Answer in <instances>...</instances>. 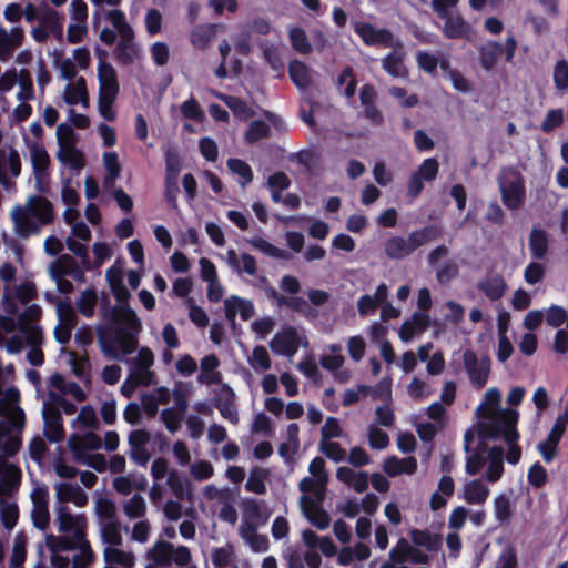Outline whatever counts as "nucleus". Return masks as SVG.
Instances as JSON below:
<instances>
[{
    "label": "nucleus",
    "instance_id": "nucleus-1",
    "mask_svg": "<svg viewBox=\"0 0 568 568\" xmlns=\"http://www.w3.org/2000/svg\"><path fill=\"white\" fill-rule=\"evenodd\" d=\"M111 292L122 305L113 308L112 322L114 325L98 329V341L103 353L116 358L118 348L123 355H130L136 349V335L141 331V322L135 312L128 305L131 295L125 285L113 288Z\"/></svg>",
    "mask_w": 568,
    "mask_h": 568
},
{
    "label": "nucleus",
    "instance_id": "nucleus-2",
    "mask_svg": "<svg viewBox=\"0 0 568 568\" xmlns=\"http://www.w3.org/2000/svg\"><path fill=\"white\" fill-rule=\"evenodd\" d=\"M53 217L52 203L41 195H31L26 206L17 205L11 212L16 234L21 239L38 234L42 226L52 223Z\"/></svg>",
    "mask_w": 568,
    "mask_h": 568
},
{
    "label": "nucleus",
    "instance_id": "nucleus-3",
    "mask_svg": "<svg viewBox=\"0 0 568 568\" xmlns=\"http://www.w3.org/2000/svg\"><path fill=\"white\" fill-rule=\"evenodd\" d=\"M518 419L519 414L517 410H501L491 424L480 427L479 436L489 439L503 438L506 444L516 443L520 437L517 429Z\"/></svg>",
    "mask_w": 568,
    "mask_h": 568
},
{
    "label": "nucleus",
    "instance_id": "nucleus-4",
    "mask_svg": "<svg viewBox=\"0 0 568 568\" xmlns=\"http://www.w3.org/2000/svg\"><path fill=\"white\" fill-rule=\"evenodd\" d=\"M516 49L517 40L514 37H508L504 45L497 41L490 40L478 49L479 64L485 71H491L503 53H505V60L511 62Z\"/></svg>",
    "mask_w": 568,
    "mask_h": 568
},
{
    "label": "nucleus",
    "instance_id": "nucleus-5",
    "mask_svg": "<svg viewBox=\"0 0 568 568\" xmlns=\"http://www.w3.org/2000/svg\"><path fill=\"white\" fill-rule=\"evenodd\" d=\"M501 200L509 210L519 209L526 197L525 181L516 170H508L505 180L500 183Z\"/></svg>",
    "mask_w": 568,
    "mask_h": 568
},
{
    "label": "nucleus",
    "instance_id": "nucleus-6",
    "mask_svg": "<svg viewBox=\"0 0 568 568\" xmlns=\"http://www.w3.org/2000/svg\"><path fill=\"white\" fill-rule=\"evenodd\" d=\"M568 426V405L564 412L558 415L552 425L546 440L538 444V450L541 454L545 462L550 463L557 456L558 444L561 440Z\"/></svg>",
    "mask_w": 568,
    "mask_h": 568
},
{
    "label": "nucleus",
    "instance_id": "nucleus-7",
    "mask_svg": "<svg viewBox=\"0 0 568 568\" xmlns=\"http://www.w3.org/2000/svg\"><path fill=\"white\" fill-rule=\"evenodd\" d=\"M97 54L100 60L98 64L99 95L116 98L120 89L116 71L111 63L103 60L106 57L105 51L98 50Z\"/></svg>",
    "mask_w": 568,
    "mask_h": 568
},
{
    "label": "nucleus",
    "instance_id": "nucleus-8",
    "mask_svg": "<svg viewBox=\"0 0 568 568\" xmlns=\"http://www.w3.org/2000/svg\"><path fill=\"white\" fill-rule=\"evenodd\" d=\"M463 359L465 369L471 384L476 388H483L488 381L490 372L489 358H483L479 363L476 353L471 349H467L464 352Z\"/></svg>",
    "mask_w": 568,
    "mask_h": 568
},
{
    "label": "nucleus",
    "instance_id": "nucleus-9",
    "mask_svg": "<svg viewBox=\"0 0 568 568\" xmlns=\"http://www.w3.org/2000/svg\"><path fill=\"white\" fill-rule=\"evenodd\" d=\"M354 31L366 45L394 47L393 33L386 28L376 29L369 22H356Z\"/></svg>",
    "mask_w": 568,
    "mask_h": 568
},
{
    "label": "nucleus",
    "instance_id": "nucleus-10",
    "mask_svg": "<svg viewBox=\"0 0 568 568\" xmlns=\"http://www.w3.org/2000/svg\"><path fill=\"white\" fill-rule=\"evenodd\" d=\"M270 346L278 355L293 356L298 351L300 338L295 327L286 326L272 338Z\"/></svg>",
    "mask_w": 568,
    "mask_h": 568
},
{
    "label": "nucleus",
    "instance_id": "nucleus-11",
    "mask_svg": "<svg viewBox=\"0 0 568 568\" xmlns=\"http://www.w3.org/2000/svg\"><path fill=\"white\" fill-rule=\"evenodd\" d=\"M212 404L219 409L223 418L232 424L239 423L237 409L234 405V392L227 384H223L221 389L215 392Z\"/></svg>",
    "mask_w": 568,
    "mask_h": 568
},
{
    "label": "nucleus",
    "instance_id": "nucleus-12",
    "mask_svg": "<svg viewBox=\"0 0 568 568\" xmlns=\"http://www.w3.org/2000/svg\"><path fill=\"white\" fill-rule=\"evenodd\" d=\"M225 31L223 23H202L190 33V42L197 50H205L220 32Z\"/></svg>",
    "mask_w": 568,
    "mask_h": 568
},
{
    "label": "nucleus",
    "instance_id": "nucleus-13",
    "mask_svg": "<svg viewBox=\"0 0 568 568\" xmlns=\"http://www.w3.org/2000/svg\"><path fill=\"white\" fill-rule=\"evenodd\" d=\"M68 446L74 458H77V456L87 455V450L101 448L102 440L101 437L93 432H88L82 436L73 434L68 439Z\"/></svg>",
    "mask_w": 568,
    "mask_h": 568
},
{
    "label": "nucleus",
    "instance_id": "nucleus-14",
    "mask_svg": "<svg viewBox=\"0 0 568 568\" xmlns=\"http://www.w3.org/2000/svg\"><path fill=\"white\" fill-rule=\"evenodd\" d=\"M44 436L50 443H59L64 438L62 417L58 409L47 408L43 412Z\"/></svg>",
    "mask_w": 568,
    "mask_h": 568
},
{
    "label": "nucleus",
    "instance_id": "nucleus-15",
    "mask_svg": "<svg viewBox=\"0 0 568 568\" xmlns=\"http://www.w3.org/2000/svg\"><path fill=\"white\" fill-rule=\"evenodd\" d=\"M440 19L444 20L442 31L445 38L457 40L468 36L470 26L466 22L462 14L450 12L446 16V18Z\"/></svg>",
    "mask_w": 568,
    "mask_h": 568
},
{
    "label": "nucleus",
    "instance_id": "nucleus-16",
    "mask_svg": "<svg viewBox=\"0 0 568 568\" xmlns=\"http://www.w3.org/2000/svg\"><path fill=\"white\" fill-rule=\"evenodd\" d=\"M488 496L489 489L480 479L467 481L462 491L458 493V498L464 499L469 505H481Z\"/></svg>",
    "mask_w": 568,
    "mask_h": 568
},
{
    "label": "nucleus",
    "instance_id": "nucleus-17",
    "mask_svg": "<svg viewBox=\"0 0 568 568\" xmlns=\"http://www.w3.org/2000/svg\"><path fill=\"white\" fill-rule=\"evenodd\" d=\"M220 366V359L215 354H209L201 359V372L197 375V382L204 385L220 384L222 382L221 372L216 371Z\"/></svg>",
    "mask_w": 568,
    "mask_h": 568
},
{
    "label": "nucleus",
    "instance_id": "nucleus-18",
    "mask_svg": "<svg viewBox=\"0 0 568 568\" xmlns=\"http://www.w3.org/2000/svg\"><path fill=\"white\" fill-rule=\"evenodd\" d=\"M384 253L390 260L402 261L412 255L413 251L408 237L393 235L384 242Z\"/></svg>",
    "mask_w": 568,
    "mask_h": 568
},
{
    "label": "nucleus",
    "instance_id": "nucleus-19",
    "mask_svg": "<svg viewBox=\"0 0 568 568\" xmlns=\"http://www.w3.org/2000/svg\"><path fill=\"white\" fill-rule=\"evenodd\" d=\"M34 509L32 511V521L34 527L44 530L49 526L50 515L48 510L47 491L38 489L32 494Z\"/></svg>",
    "mask_w": 568,
    "mask_h": 568
},
{
    "label": "nucleus",
    "instance_id": "nucleus-20",
    "mask_svg": "<svg viewBox=\"0 0 568 568\" xmlns=\"http://www.w3.org/2000/svg\"><path fill=\"white\" fill-rule=\"evenodd\" d=\"M442 236V229L435 224L412 231L408 234V241L413 253L427 243L435 241Z\"/></svg>",
    "mask_w": 568,
    "mask_h": 568
},
{
    "label": "nucleus",
    "instance_id": "nucleus-21",
    "mask_svg": "<svg viewBox=\"0 0 568 568\" xmlns=\"http://www.w3.org/2000/svg\"><path fill=\"white\" fill-rule=\"evenodd\" d=\"M57 496L61 503H73L77 507H84L88 504L85 491L69 483H61L57 486Z\"/></svg>",
    "mask_w": 568,
    "mask_h": 568
},
{
    "label": "nucleus",
    "instance_id": "nucleus-22",
    "mask_svg": "<svg viewBox=\"0 0 568 568\" xmlns=\"http://www.w3.org/2000/svg\"><path fill=\"white\" fill-rule=\"evenodd\" d=\"M57 156L61 163L75 172L81 171L85 165L84 154L73 143L61 145Z\"/></svg>",
    "mask_w": 568,
    "mask_h": 568
},
{
    "label": "nucleus",
    "instance_id": "nucleus-23",
    "mask_svg": "<svg viewBox=\"0 0 568 568\" xmlns=\"http://www.w3.org/2000/svg\"><path fill=\"white\" fill-rule=\"evenodd\" d=\"M404 51L395 49L382 60V67L393 78H406L408 72L404 64Z\"/></svg>",
    "mask_w": 568,
    "mask_h": 568
},
{
    "label": "nucleus",
    "instance_id": "nucleus-24",
    "mask_svg": "<svg viewBox=\"0 0 568 568\" xmlns=\"http://www.w3.org/2000/svg\"><path fill=\"white\" fill-rule=\"evenodd\" d=\"M414 545L425 547L428 551H438L443 544L442 535L432 534L428 529L414 528L409 532Z\"/></svg>",
    "mask_w": 568,
    "mask_h": 568
},
{
    "label": "nucleus",
    "instance_id": "nucleus-25",
    "mask_svg": "<svg viewBox=\"0 0 568 568\" xmlns=\"http://www.w3.org/2000/svg\"><path fill=\"white\" fill-rule=\"evenodd\" d=\"M529 250L532 258L544 260L549 248V239L545 230L532 227L529 234Z\"/></svg>",
    "mask_w": 568,
    "mask_h": 568
},
{
    "label": "nucleus",
    "instance_id": "nucleus-26",
    "mask_svg": "<svg viewBox=\"0 0 568 568\" xmlns=\"http://www.w3.org/2000/svg\"><path fill=\"white\" fill-rule=\"evenodd\" d=\"M311 72V69L297 59L288 63L290 79L301 90L308 89L312 85Z\"/></svg>",
    "mask_w": 568,
    "mask_h": 568
},
{
    "label": "nucleus",
    "instance_id": "nucleus-27",
    "mask_svg": "<svg viewBox=\"0 0 568 568\" xmlns=\"http://www.w3.org/2000/svg\"><path fill=\"white\" fill-rule=\"evenodd\" d=\"M32 169L36 178H43L48 174L50 156L43 145L32 143L30 145Z\"/></svg>",
    "mask_w": 568,
    "mask_h": 568
},
{
    "label": "nucleus",
    "instance_id": "nucleus-28",
    "mask_svg": "<svg viewBox=\"0 0 568 568\" xmlns=\"http://www.w3.org/2000/svg\"><path fill=\"white\" fill-rule=\"evenodd\" d=\"M478 287L490 301H497L505 294L507 284L503 276L497 274L480 281Z\"/></svg>",
    "mask_w": 568,
    "mask_h": 568
},
{
    "label": "nucleus",
    "instance_id": "nucleus-29",
    "mask_svg": "<svg viewBox=\"0 0 568 568\" xmlns=\"http://www.w3.org/2000/svg\"><path fill=\"white\" fill-rule=\"evenodd\" d=\"M21 471L13 465L8 466L3 476L0 477V496L11 497L20 484Z\"/></svg>",
    "mask_w": 568,
    "mask_h": 568
},
{
    "label": "nucleus",
    "instance_id": "nucleus-30",
    "mask_svg": "<svg viewBox=\"0 0 568 568\" xmlns=\"http://www.w3.org/2000/svg\"><path fill=\"white\" fill-rule=\"evenodd\" d=\"M116 547L118 546L106 547L104 549V560L109 564H116L125 568H132L135 560L134 555L131 552H125Z\"/></svg>",
    "mask_w": 568,
    "mask_h": 568
},
{
    "label": "nucleus",
    "instance_id": "nucleus-31",
    "mask_svg": "<svg viewBox=\"0 0 568 568\" xmlns=\"http://www.w3.org/2000/svg\"><path fill=\"white\" fill-rule=\"evenodd\" d=\"M59 531L71 532L80 524L87 520L84 515H72L65 507H61L58 514Z\"/></svg>",
    "mask_w": 568,
    "mask_h": 568
},
{
    "label": "nucleus",
    "instance_id": "nucleus-32",
    "mask_svg": "<svg viewBox=\"0 0 568 568\" xmlns=\"http://www.w3.org/2000/svg\"><path fill=\"white\" fill-rule=\"evenodd\" d=\"M41 24L51 32L55 38L61 39L63 34V27L59 13L50 8H47L40 18Z\"/></svg>",
    "mask_w": 568,
    "mask_h": 568
},
{
    "label": "nucleus",
    "instance_id": "nucleus-33",
    "mask_svg": "<svg viewBox=\"0 0 568 568\" xmlns=\"http://www.w3.org/2000/svg\"><path fill=\"white\" fill-rule=\"evenodd\" d=\"M359 392L363 397L371 395L373 398L389 397L392 394V382L385 377L381 379L375 386L358 385Z\"/></svg>",
    "mask_w": 568,
    "mask_h": 568
},
{
    "label": "nucleus",
    "instance_id": "nucleus-34",
    "mask_svg": "<svg viewBox=\"0 0 568 568\" xmlns=\"http://www.w3.org/2000/svg\"><path fill=\"white\" fill-rule=\"evenodd\" d=\"M248 243L262 253L280 260H287L291 257L290 253L283 248H280L272 243L267 242L262 237H255L248 241Z\"/></svg>",
    "mask_w": 568,
    "mask_h": 568
},
{
    "label": "nucleus",
    "instance_id": "nucleus-35",
    "mask_svg": "<svg viewBox=\"0 0 568 568\" xmlns=\"http://www.w3.org/2000/svg\"><path fill=\"white\" fill-rule=\"evenodd\" d=\"M78 262L69 254L60 255L50 265L51 277H65L69 276L71 270Z\"/></svg>",
    "mask_w": 568,
    "mask_h": 568
},
{
    "label": "nucleus",
    "instance_id": "nucleus-36",
    "mask_svg": "<svg viewBox=\"0 0 568 568\" xmlns=\"http://www.w3.org/2000/svg\"><path fill=\"white\" fill-rule=\"evenodd\" d=\"M172 556L173 545L164 540L158 541L152 550L153 561L161 567H168L172 561Z\"/></svg>",
    "mask_w": 568,
    "mask_h": 568
},
{
    "label": "nucleus",
    "instance_id": "nucleus-37",
    "mask_svg": "<svg viewBox=\"0 0 568 568\" xmlns=\"http://www.w3.org/2000/svg\"><path fill=\"white\" fill-rule=\"evenodd\" d=\"M270 134L271 128L266 122L262 120H254L248 125L245 133V140L247 143L253 144L262 139L268 138Z\"/></svg>",
    "mask_w": 568,
    "mask_h": 568
},
{
    "label": "nucleus",
    "instance_id": "nucleus-38",
    "mask_svg": "<svg viewBox=\"0 0 568 568\" xmlns=\"http://www.w3.org/2000/svg\"><path fill=\"white\" fill-rule=\"evenodd\" d=\"M97 300V292L93 288H87L83 291L77 302L79 313L85 317H92L94 314Z\"/></svg>",
    "mask_w": 568,
    "mask_h": 568
},
{
    "label": "nucleus",
    "instance_id": "nucleus-39",
    "mask_svg": "<svg viewBox=\"0 0 568 568\" xmlns=\"http://www.w3.org/2000/svg\"><path fill=\"white\" fill-rule=\"evenodd\" d=\"M290 41L295 51L301 54H308L312 52V45L307 39L306 32L302 28H293L290 33Z\"/></svg>",
    "mask_w": 568,
    "mask_h": 568
},
{
    "label": "nucleus",
    "instance_id": "nucleus-40",
    "mask_svg": "<svg viewBox=\"0 0 568 568\" xmlns=\"http://www.w3.org/2000/svg\"><path fill=\"white\" fill-rule=\"evenodd\" d=\"M103 162L106 171L105 184L113 185L121 172L118 154L115 152H105L103 154Z\"/></svg>",
    "mask_w": 568,
    "mask_h": 568
},
{
    "label": "nucleus",
    "instance_id": "nucleus-41",
    "mask_svg": "<svg viewBox=\"0 0 568 568\" xmlns=\"http://www.w3.org/2000/svg\"><path fill=\"white\" fill-rule=\"evenodd\" d=\"M27 558V537L23 532L17 534L10 558V566H22Z\"/></svg>",
    "mask_w": 568,
    "mask_h": 568
},
{
    "label": "nucleus",
    "instance_id": "nucleus-42",
    "mask_svg": "<svg viewBox=\"0 0 568 568\" xmlns=\"http://www.w3.org/2000/svg\"><path fill=\"white\" fill-rule=\"evenodd\" d=\"M168 485L170 486L173 494L183 499L190 494V484L187 479L182 477L176 470H172L168 476Z\"/></svg>",
    "mask_w": 568,
    "mask_h": 568
},
{
    "label": "nucleus",
    "instance_id": "nucleus-43",
    "mask_svg": "<svg viewBox=\"0 0 568 568\" xmlns=\"http://www.w3.org/2000/svg\"><path fill=\"white\" fill-rule=\"evenodd\" d=\"M495 517L499 524H507L510 521L513 511L510 500L505 495H499L494 500Z\"/></svg>",
    "mask_w": 568,
    "mask_h": 568
},
{
    "label": "nucleus",
    "instance_id": "nucleus-44",
    "mask_svg": "<svg viewBox=\"0 0 568 568\" xmlns=\"http://www.w3.org/2000/svg\"><path fill=\"white\" fill-rule=\"evenodd\" d=\"M0 518L6 529H13L19 519L18 505L16 503H2L0 508Z\"/></svg>",
    "mask_w": 568,
    "mask_h": 568
},
{
    "label": "nucleus",
    "instance_id": "nucleus-45",
    "mask_svg": "<svg viewBox=\"0 0 568 568\" xmlns=\"http://www.w3.org/2000/svg\"><path fill=\"white\" fill-rule=\"evenodd\" d=\"M227 168L243 179L242 185L251 183L253 180V171L251 166L241 159L231 158L227 160Z\"/></svg>",
    "mask_w": 568,
    "mask_h": 568
},
{
    "label": "nucleus",
    "instance_id": "nucleus-46",
    "mask_svg": "<svg viewBox=\"0 0 568 568\" xmlns=\"http://www.w3.org/2000/svg\"><path fill=\"white\" fill-rule=\"evenodd\" d=\"M85 93V79L80 77L77 79L75 83H69L65 87L63 99L65 103L70 105H75L79 103L81 99V94Z\"/></svg>",
    "mask_w": 568,
    "mask_h": 568
},
{
    "label": "nucleus",
    "instance_id": "nucleus-47",
    "mask_svg": "<svg viewBox=\"0 0 568 568\" xmlns=\"http://www.w3.org/2000/svg\"><path fill=\"white\" fill-rule=\"evenodd\" d=\"M42 315V310L38 304H32L19 314L18 328L24 329L26 326H34V322L39 321Z\"/></svg>",
    "mask_w": 568,
    "mask_h": 568
},
{
    "label": "nucleus",
    "instance_id": "nucleus-48",
    "mask_svg": "<svg viewBox=\"0 0 568 568\" xmlns=\"http://www.w3.org/2000/svg\"><path fill=\"white\" fill-rule=\"evenodd\" d=\"M145 501L144 498L134 494L125 504L124 511L129 518H140L145 514Z\"/></svg>",
    "mask_w": 568,
    "mask_h": 568
},
{
    "label": "nucleus",
    "instance_id": "nucleus-49",
    "mask_svg": "<svg viewBox=\"0 0 568 568\" xmlns=\"http://www.w3.org/2000/svg\"><path fill=\"white\" fill-rule=\"evenodd\" d=\"M485 450V444L479 443L477 452L468 456L466 460L465 471L466 474L474 476L480 471L485 465V458L481 453Z\"/></svg>",
    "mask_w": 568,
    "mask_h": 568
},
{
    "label": "nucleus",
    "instance_id": "nucleus-50",
    "mask_svg": "<svg viewBox=\"0 0 568 568\" xmlns=\"http://www.w3.org/2000/svg\"><path fill=\"white\" fill-rule=\"evenodd\" d=\"M547 478H548L547 470L539 462H536L535 464H532L530 466V468L528 469L527 479H528V483L534 488L538 489V488L544 487L545 484L547 483Z\"/></svg>",
    "mask_w": 568,
    "mask_h": 568
},
{
    "label": "nucleus",
    "instance_id": "nucleus-51",
    "mask_svg": "<svg viewBox=\"0 0 568 568\" xmlns=\"http://www.w3.org/2000/svg\"><path fill=\"white\" fill-rule=\"evenodd\" d=\"M439 171V163L436 158L425 159L415 171L424 181L432 182L436 179Z\"/></svg>",
    "mask_w": 568,
    "mask_h": 568
},
{
    "label": "nucleus",
    "instance_id": "nucleus-52",
    "mask_svg": "<svg viewBox=\"0 0 568 568\" xmlns=\"http://www.w3.org/2000/svg\"><path fill=\"white\" fill-rule=\"evenodd\" d=\"M180 192L178 178L165 176L164 181V197L166 204L172 210H178V194Z\"/></svg>",
    "mask_w": 568,
    "mask_h": 568
},
{
    "label": "nucleus",
    "instance_id": "nucleus-53",
    "mask_svg": "<svg viewBox=\"0 0 568 568\" xmlns=\"http://www.w3.org/2000/svg\"><path fill=\"white\" fill-rule=\"evenodd\" d=\"M554 84L559 91L568 89V62L565 59L557 61L555 64Z\"/></svg>",
    "mask_w": 568,
    "mask_h": 568
},
{
    "label": "nucleus",
    "instance_id": "nucleus-54",
    "mask_svg": "<svg viewBox=\"0 0 568 568\" xmlns=\"http://www.w3.org/2000/svg\"><path fill=\"white\" fill-rule=\"evenodd\" d=\"M265 476H266V471L263 469L253 471L250 475V477L245 484V489L247 491L258 494V495L265 494L266 493V485L264 483Z\"/></svg>",
    "mask_w": 568,
    "mask_h": 568
},
{
    "label": "nucleus",
    "instance_id": "nucleus-55",
    "mask_svg": "<svg viewBox=\"0 0 568 568\" xmlns=\"http://www.w3.org/2000/svg\"><path fill=\"white\" fill-rule=\"evenodd\" d=\"M103 541L111 546H121L122 536L119 524L115 520L106 523L102 528Z\"/></svg>",
    "mask_w": 568,
    "mask_h": 568
},
{
    "label": "nucleus",
    "instance_id": "nucleus-56",
    "mask_svg": "<svg viewBox=\"0 0 568 568\" xmlns=\"http://www.w3.org/2000/svg\"><path fill=\"white\" fill-rule=\"evenodd\" d=\"M564 123V110L562 109H551L547 112L542 123L541 130L545 133H550L555 129L561 126Z\"/></svg>",
    "mask_w": 568,
    "mask_h": 568
},
{
    "label": "nucleus",
    "instance_id": "nucleus-57",
    "mask_svg": "<svg viewBox=\"0 0 568 568\" xmlns=\"http://www.w3.org/2000/svg\"><path fill=\"white\" fill-rule=\"evenodd\" d=\"M34 98V90L30 73L28 70L20 71V91L17 93L19 101H28Z\"/></svg>",
    "mask_w": 568,
    "mask_h": 568
},
{
    "label": "nucleus",
    "instance_id": "nucleus-58",
    "mask_svg": "<svg viewBox=\"0 0 568 568\" xmlns=\"http://www.w3.org/2000/svg\"><path fill=\"white\" fill-rule=\"evenodd\" d=\"M180 110L183 118L189 120L202 121L204 118V113L200 108L199 102L193 97L184 101L181 104Z\"/></svg>",
    "mask_w": 568,
    "mask_h": 568
},
{
    "label": "nucleus",
    "instance_id": "nucleus-59",
    "mask_svg": "<svg viewBox=\"0 0 568 568\" xmlns=\"http://www.w3.org/2000/svg\"><path fill=\"white\" fill-rule=\"evenodd\" d=\"M320 450L334 462H342L346 455L339 443L332 440H321Z\"/></svg>",
    "mask_w": 568,
    "mask_h": 568
},
{
    "label": "nucleus",
    "instance_id": "nucleus-60",
    "mask_svg": "<svg viewBox=\"0 0 568 568\" xmlns=\"http://www.w3.org/2000/svg\"><path fill=\"white\" fill-rule=\"evenodd\" d=\"M243 508L244 515L251 519L260 520L261 524H265L268 520L270 514L264 511L255 499H246Z\"/></svg>",
    "mask_w": 568,
    "mask_h": 568
},
{
    "label": "nucleus",
    "instance_id": "nucleus-61",
    "mask_svg": "<svg viewBox=\"0 0 568 568\" xmlns=\"http://www.w3.org/2000/svg\"><path fill=\"white\" fill-rule=\"evenodd\" d=\"M79 464L87 465L98 473H103L108 468V463L102 454L95 453L92 455L77 456L74 458Z\"/></svg>",
    "mask_w": 568,
    "mask_h": 568
},
{
    "label": "nucleus",
    "instance_id": "nucleus-62",
    "mask_svg": "<svg viewBox=\"0 0 568 568\" xmlns=\"http://www.w3.org/2000/svg\"><path fill=\"white\" fill-rule=\"evenodd\" d=\"M251 364L256 371H267L271 368V358L264 346L258 345L254 347Z\"/></svg>",
    "mask_w": 568,
    "mask_h": 568
},
{
    "label": "nucleus",
    "instance_id": "nucleus-63",
    "mask_svg": "<svg viewBox=\"0 0 568 568\" xmlns=\"http://www.w3.org/2000/svg\"><path fill=\"white\" fill-rule=\"evenodd\" d=\"M368 443L374 449H384L389 445V437L383 429L369 426L368 429Z\"/></svg>",
    "mask_w": 568,
    "mask_h": 568
},
{
    "label": "nucleus",
    "instance_id": "nucleus-64",
    "mask_svg": "<svg viewBox=\"0 0 568 568\" xmlns=\"http://www.w3.org/2000/svg\"><path fill=\"white\" fill-rule=\"evenodd\" d=\"M58 316L61 324H68L71 326H75L78 323V317L74 313L72 304L70 301H61L57 306Z\"/></svg>",
    "mask_w": 568,
    "mask_h": 568
}]
</instances>
